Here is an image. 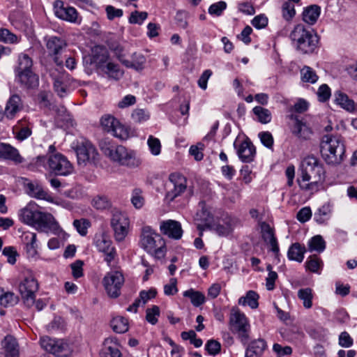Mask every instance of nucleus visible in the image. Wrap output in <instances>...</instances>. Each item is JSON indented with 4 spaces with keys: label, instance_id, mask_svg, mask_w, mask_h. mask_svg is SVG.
<instances>
[{
    "label": "nucleus",
    "instance_id": "9b49d317",
    "mask_svg": "<svg viewBox=\"0 0 357 357\" xmlns=\"http://www.w3.org/2000/svg\"><path fill=\"white\" fill-rule=\"evenodd\" d=\"M47 165L48 169L56 175L68 176L73 172L72 163L60 153L51 155L48 158Z\"/></svg>",
    "mask_w": 357,
    "mask_h": 357
},
{
    "label": "nucleus",
    "instance_id": "393cba45",
    "mask_svg": "<svg viewBox=\"0 0 357 357\" xmlns=\"http://www.w3.org/2000/svg\"><path fill=\"white\" fill-rule=\"evenodd\" d=\"M260 226L262 238L265 242L270 245L271 250L275 255V256H278L280 249L277 238L274 235V231L273 228H271L268 224L264 222H261Z\"/></svg>",
    "mask_w": 357,
    "mask_h": 357
},
{
    "label": "nucleus",
    "instance_id": "a878e982",
    "mask_svg": "<svg viewBox=\"0 0 357 357\" xmlns=\"http://www.w3.org/2000/svg\"><path fill=\"white\" fill-rule=\"evenodd\" d=\"M17 81L27 89L36 88L39 84V77L33 70L16 73Z\"/></svg>",
    "mask_w": 357,
    "mask_h": 357
},
{
    "label": "nucleus",
    "instance_id": "aec40b11",
    "mask_svg": "<svg viewBox=\"0 0 357 357\" xmlns=\"http://www.w3.org/2000/svg\"><path fill=\"white\" fill-rule=\"evenodd\" d=\"M55 15L60 19L75 22L77 18V13L75 8L66 6L64 7L63 2L61 0L55 1L54 3Z\"/></svg>",
    "mask_w": 357,
    "mask_h": 357
},
{
    "label": "nucleus",
    "instance_id": "58836bf2",
    "mask_svg": "<svg viewBox=\"0 0 357 357\" xmlns=\"http://www.w3.org/2000/svg\"><path fill=\"white\" fill-rule=\"evenodd\" d=\"M5 357H18V344L13 336L8 335L4 338Z\"/></svg>",
    "mask_w": 357,
    "mask_h": 357
},
{
    "label": "nucleus",
    "instance_id": "c85d7f7f",
    "mask_svg": "<svg viewBox=\"0 0 357 357\" xmlns=\"http://www.w3.org/2000/svg\"><path fill=\"white\" fill-rule=\"evenodd\" d=\"M266 347V343L263 339L255 340L248 345L245 357H261Z\"/></svg>",
    "mask_w": 357,
    "mask_h": 357
},
{
    "label": "nucleus",
    "instance_id": "f257e3e1",
    "mask_svg": "<svg viewBox=\"0 0 357 357\" xmlns=\"http://www.w3.org/2000/svg\"><path fill=\"white\" fill-rule=\"evenodd\" d=\"M18 216L21 222L30 225L38 231L57 234L59 226L54 216L38 209V206L32 202L20 209Z\"/></svg>",
    "mask_w": 357,
    "mask_h": 357
},
{
    "label": "nucleus",
    "instance_id": "f3484780",
    "mask_svg": "<svg viewBox=\"0 0 357 357\" xmlns=\"http://www.w3.org/2000/svg\"><path fill=\"white\" fill-rule=\"evenodd\" d=\"M27 193L33 197L39 199H44L50 203H54L56 205H61L63 207H70V204L60 199H54L47 191H45L41 185L38 183H28L26 185Z\"/></svg>",
    "mask_w": 357,
    "mask_h": 357
},
{
    "label": "nucleus",
    "instance_id": "2f4dec72",
    "mask_svg": "<svg viewBox=\"0 0 357 357\" xmlns=\"http://www.w3.org/2000/svg\"><path fill=\"white\" fill-rule=\"evenodd\" d=\"M54 88L56 93L61 98L65 97L68 91V81L70 80L69 76L66 74H61L54 79Z\"/></svg>",
    "mask_w": 357,
    "mask_h": 357
},
{
    "label": "nucleus",
    "instance_id": "b1692460",
    "mask_svg": "<svg viewBox=\"0 0 357 357\" xmlns=\"http://www.w3.org/2000/svg\"><path fill=\"white\" fill-rule=\"evenodd\" d=\"M91 63H94L97 69L100 70L109 63V52L107 50L101 45H96L92 49Z\"/></svg>",
    "mask_w": 357,
    "mask_h": 357
},
{
    "label": "nucleus",
    "instance_id": "a18cd8bd",
    "mask_svg": "<svg viewBox=\"0 0 357 357\" xmlns=\"http://www.w3.org/2000/svg\"><path fill=\"white\" fill-rule=\"evenodd\" d=\"M300 74L301 81L303 82L314 84L319 79L315 70L307 66H303L301 69Z\"/></svg>",
    "mask_w": 357,
    "mask_h": 357
},
{
    "label": "nucleus",
    "instance_id": "cd10ccee",
    "mask_svg": "<svg viewBox=\"0 0 357 357\" xmlns=\"http://www.w3.org/2000/svg\"><path fill=\"white\" fill-rule=\"evenodd\" d=\"M291 119L295 121L291 128L292 134L301 139H309L312 133L311 129L297 117L291 115Z\"/></svg>",
    "mask_w": 357,
    "mask_h": 357
},
{
    "label": "nucleus",
    "instance_id": "f704fd0d",
    "mask_svg": "<svg viewBox=\"0 0 357 357\" xmlns=\"http://www.w3.org/2000/svg\"><path fill=\"white\" fill-rule=\"evenodd\" d=\"M321 13V8L319 6L311 5L304 9L303 12V21L310 24H314Z\"/></svg>",
    "mask_w": 357,
    "mask_h": 357
},
{
    "label": "nucleus",
    "instance_id": "09e8293b",
    "mask_svg": "<svg viewBox=\"0 0 357 357\" xmlns=\"http://www.w3.org/2000/svg\"><path fill=\"white\" fill-rule=\"evenodd\" d=\"M252 112L260 123L266 124L271 122L272 119L271 113L268 109L256 106L253 108Z\"/></svg>",
    "mask_w": 357,
    "mask_h": 357
},
{
    "label": "nucleus",
    "instance_id": "dca6fc26",
    "mask_svg": "<svg viewBox=\"0 0 357 357\" xmlns=\"http://www.w3.org/2000/svg\"><path fill=\"white\" fill-rule=\"evenodd\" d=\"M94 245L99 252L105 254V260L109 265L115 257L116 250L112 246V242L109 236L104 232L96 234L94 238Z\"/></svg>",
    "mask_w": 357,
    "mask_h": 357
},
{
    "label": "nucleus",
    "instance_id": "774afa93",
    "mask_svg": "<svg viewBox=\"0 0 357 357\" xmlns=\"http://www.w3.org/2000/svg\"><path fill=\"white\" fill-rule=\"evenodd\" d=\"M156 290L154 289H151L148 291H142L137 300L139 301L140 305H145L148 301L154 298L156 296Z\"/></svg>",
    "mask_w": 357,
    "mask_h": 357
},
{
    "label": "nucleus",
    "instance_id": "8fccbe9b",
    "mask_svg": "<svg viewBox=\"0 0 357 357\" xmlns=\"http://www.w3.org/2000/svg\"><path fill=\"white\" fill-rule=\"evenodd\" d=\"M323 262L321 259L317 255L309 257L305 261V268L310 272L318 273L321 269Z\"/></svg>",
    "mask_w": 357,
    "mask_h": 357
},
{
    "label": "nucleus",
    "instance_id": "a19ab883",
    "mask_svg": "<svg viewBox=\"0 0 357 357\" xmlns=\"http://www.w3.org/2000/svg\"><path fill=\"white\" fill-rule=\"evenodd\" d=\"M36 240V233L26 231L23 234V241L26 245V250L31 255H34L37 252L38 245Z\"/></svg>",
    "mask_w": 357,
    "mask_h": 357
},
{
    "label": "nucleus",
    "instance_id": "e2e57ef3",
    "mask_svg": "<svg viewBox=\"0 0 357 357\" xmlns=\"http://www.w3.org/2000/svg\"><path fill=\"white\" fill-rule=\"evenodd\" d=\"M147 17L148 14L146 12L134 11L130 14L129 22L131 24H142Z\"/></svg>",
    "mask_w": 357,
    "mask_h": 357
},
{
    "label": "nucleus",
    "instance_id": "13d9d810",
    "mask_svg": "<svg viewBox=\"0 0 357 357\" xmlns=\"http://www.w3.org/2000/svg\"><path fill=\"white\" fill-rule=\"evenodd\" d=\"M147 144L151 153L153 155H158L160 153L161 144L158 138L150 135L148 138Z\"/></svg>",
    "mask_w": 357,
    "mask_h": 357
},
{
    "label": "nucleus",
    "instance_id": "69168bd1",
    "mask_svg": "<svg viewBox=\"0 0 357 357\" xmlns=\"http://www.w3.org/2000/svg\"><path fill=\"white\" fill-rule=\"evenodd\" d=\"M177 280L172 278L168 284L164 285V294L166 296H173L178 292Z\"/></svg>",
    "mask_w": 357,
    "mask_h": 357
},
{
    "label": "nucleus",
    "instance_id": "6e6552de",
    "mask_svg": "<svg viewBox=\"0 0 357 357\" xmlns=\"http://www.w3.org/2000/svg\"><path fill=\"white\" fill-rule=\"evenodd\" d=\"M41 347L57 357H70L74 351L73 344L65 339H55L48 336L40 338Z\"/></svg>",
    "mask_w": 357,
    "mask_h": 357
},
{
    "label": "nucleus",
    "instance_id": "603ef678",
    "mask_svg": "<svg viewBox=\"0 0 357 357\" xmlns=\"http://www.w3.org/2000/svg\"><path fill=\"white\" fill-rule=\"evenodd\" d=\"M47 160L44 155H38L31 159L27 165L29 169L31 171L38 170L41 167L47 169Z\"/></svg>",
    "mask_w": 357,
    "mask_h": 357
},
{
    "label": "nucleus",
    "instance_id": "c03bdc74",
    "mask_svg": "<svg viewBox=\"0 0 357 357\" xmlns=\"http://www.w3.org/2000/svg\"><path fill=\"white\" fill-rule=\"evenodd\" d=\"M307 245L309 251L320 253L325 250L326 242L321 235H316L310 239Z\"/></svg>",
    "mask_w": 357,
    "mask_h": 357
},
{
    "label": "nucleus",
    "instance_id": "423d86ee",
    "mask_svg": "<svg viewBox=\"0 0 357 357\" xmlns=\"http://www.w3.org/2000/svg\"><path fill=\"white\" fill-rule=\"evenodd\" d=\"M229 329L233 334L237 335L242 343L248 342L250 332V321L245 313L237 307H233L230 310Z\"/></svg>",
    "mask_w": 357,
    "mask_h": 357
},
{
    "label": "nucleus",
    "instance_id": "4c0bfd02",
    "mask_svg": "<svg viewBox=\"0 0 357 357\" xmlns=\"http://www.w3.org/2000/svg\"><path fill=\"white\" fill-rule=\"evenodd\" d=\"M306 250L298 243H293L287 252V257L291 261L302 262L304 259V254Z\"/></svg>",
    "mask_w": 357,
    "mask_h": 357
},
{
    "label": "nucleus",
    "instance_id": "4be33fe9",
    "mask_svg": "<svg viewBox=\"0 0 357 357\" xmlns=\"http://www.w3.org/2000/svg\"><path fill=\"white\" fill-rule=\"evenodd\" d=\"M121 344L116 337H108L105 340L100 351L101 357H122Z\"/></svg>",
    "mask_w": 357,
    "mask_h": 357
},
{
    "label": "nucleus",
    "instance_id": "7ed1b4c3",
    "mask_svg": "<svg viewBox=\"0 0 357 357\" xmlns=\"http://www.w3.org/2000/svg\"><path fill=\"white\" fill-rule=\"evenodd\" d=\"M100 146L104 155L119 165L134 167L140 164L135 152L123 146L116 145L106 140L102 142Z\"/></svg>",
    "mask_w": 357,
    "mask_h": 357
},
{
    "label": "nucleus",
    "instance_id": "5fc2aeb1",
    "mask_svg": "<svg viewBox=\"0 0 357 357\" xmlns=\"http://www.w3.org/2000/svg\"><path fill=\"white\" fill-rule=\"evenodd\" d=\"M73 226L81 236H84L87 234V230L90 227L91 223L88 220L82 218L75 220Z\"/></svg>",
    "mask_w": 357,
    "mask_h": 357
},
{
    "label": "nucleus",
    "instance_id": "7c9ffc66",
    "mask_svg": "<svg viewBox=\"0 0 357 357\" xmlns=\"http://www.w3.org/2000/svg\"><path fill=\"white\" fill-rule=\"evenodd\" d=\"M22 108V104L20 97L15 94L13 95L6 103L4 116L9 119H12Z\"/></svg>",
    "mask_w": 357,
    "mask_h": 357
},
{
    "label": "nucleus",
    "instance_id": "bf43d9fd",
    "mask_svg": "<svg viewBox=\"0 0 357 357\" xmlns=\"http://www.w3.org/2000/svg\"><path fill=\"white\" fill-rule=\"evenodd\" d=\"M131 202L136 208H141L144 204V198L142 195V190L135 189L132 193Z\"/></svg>",
    "mask_w": 357,
    "mask_h": 357
},
{
    "label": "nucleus",
    "instance_id": "49530a36",
    "mask_svg": "<svg viewBox=\"0 0 357 357\" xmlns=\"http://www.w3.org/2000/svg\"><path fill=\"white\" fill-rule=\"evenodd\" d=\"M298 297L303 301V307L310 309L312 307L313 294L312 289L303 288L298 291Z\"/></svg>",
    "mask_w": 357,
    "mask_h": 357
},
{
    "label": "nucleus",
    "instance_id": "3c124183",
    "mask_svg": "<svg viewBox=\"0 0 357 357\" xmlns=\"http://www.w3.org/2000/svg\"><path fill=\"white\" fill-rule=\"evenodd\" d=\"M20 123L19 121L18 124L13 127V131L17 139L23 141L31 135V130L28 126H20Z\"/></svg>",
    "mask_w": 357,
    "mask_h": 357
},
{
    "label": "nucleus",
    "instance_id": "052dcab7",
    "mask_svg": "<svg viewBox=\"0 0 357 357\" xmlns=\"http://www.w3.org/2000/svg\"><path fill=\"white\" fill-rule=\"evenodd\" d=\"M205 349L210 355L215 356L220 353L221 344L217 340H210L206 342Z\"/></svg>",
    "mask_w": 357,
    "mask_h": 357
},
{
    "label": "nucleus",
    "instance_id": "0e129e2a",
    "mask_svg": "<svg viewBox=\"0 0 357 357\" xmlns=\"http://www.w3.org/2000/svg\"><path fill=\"white\" fill-rule=\"evenodd\" d=\"M83 265L84 262L82 260H76L70 264L72 275L75 279H78L83 276Z\"/></svg>",
    "mask_w": 357,
    "mask_h": 357
},
{
    "label": "nucleus",
    "instance_id": "9d476101",
    "mask_svg": "<svg viewBox=\"0 0 357 357\" xmlns=\"http://www.w3.org/2000/svg\"><path fill=\"white\" fill-rule=\"evenodd\" d=\"M187 189L186 178L178 173H172L169 176V183L165 200L170 204L181 197Z\"/></svg>",
    "mask_w": 357,
    "mask_h": 357
},
{
    "label": "nucleus",
    "instance_id": "864d4df0",
    "mask_svg": "<svg viewBox=\"0 0 357 357\" xmlns=\"http://www.w3.org/2000/svg\"><path fill=\"white\" fill-rule=\"evenodd\" d=\"M18 296L11 291L1 294V306L5 307H13L18 303Z\"/></svg>",
    "mask_w": 357,
    "mask_h": 357
},
{
    "label": "nucleus",
    "instance_id": "e433bc0d",
    "mask_svg": "<svg viewBox=\"0 0 357 357\" xmlns=\"http://www.w3.org/2000/svg\"><path fill=\"white\" fill-rule=\"evenodd\" d=\"M259 295L255 291H248L245 296H241L238 301V304L241 306H249L251 309H257L259 306Z\"/></svg>",
    "mask_w": 357,
    "mask_h": 357
},
{
    "label": "nucleus",
    "instance_id": "f03ea898",
    "mask_svg": "<svg viewBox=\"0 0 357 357\" xmlns=\"http://www.w3.org/2000/svg\"><path fill=\"white\" fill-rule=\"evenodd\" d=\"M325 171L321 164L314 156H307L302 162L299 187L305 191L317 192L325 181Z\"/></svg>",
    "mask_w": 357,
    "mask_h": 357
},
{
    "label": "nucleus",
    "instance_id": "680f3d73",
    "mask_svg": "<svg viewBox=\"0 0 357 357\" xmlns=\"http://www.w3.org/2000/svg\"><path fill=\"white\" fill-rule=\"evenodd\" d=\"M317 94L318 99L319 101L326 102L331 97V89L326 84H321L319 87Z\"/></svg>",
    "mask_w": 357,
    "mask_h": 357
},
{
    "label": "nucleus",
    "instance_id": "c756f323",
    "mask_svg": "<svg viewBox=\"0 0 357 357\" xmlns=\"http://www.w3.org/2000/svg\"><path fill=\"white\" fill-rule=\"evenodd\" d=\"M146 63V59L142 54L134 52L132 54L130 59H126L123 61V65L128 68H132L139 72L145 68Z\"/></svg>",
    "mask_w": 357,
    "mask_h": 357
},
{
    "label": "nucleus",
    "instance_id": "de8ad7c7",
    "mask_svg": "<svg viewBox=\"0 0 357 357\" xmlns=\"http://www.w3.org/2000/svg\"><path fill=\"white\" fill-rule=\"evenodd\" d=\"M113 331L117 333H123L128 330V321L123 317H116L111 321Z\"/></svg>",
    "mask_w": 357,
    "mask_h": 357
},
{
    "label": "nucleus",
    "instance_id": "0eeeda50",
    "mask_svg": "<svg viewBox=\"0 0 357 357\" xmlns=\"http://www.w3.org/2000/svg\"><path fill=\"white\" fill-rule=\"evenodd\" d=\"M290 38L296 43L297 49L304 54L313 52L318 43L317 36L306 29L302 24H298L294 27Z\"/></svg>",
    "mask_w": 357,
    "mask_h": 357
},
{
    "label": "nucleus",
    "instance_id": "1a4fd4ad",
    "mask_svg": "<svg viewBox=\"0 0 357 357\" xmlns=\"http://www.w3.org/2000/svg\"><path fill=\"white\" fill-rule=\"evenodd\" d=\"M110 225L116 241H123L129 232L130 220L127 215L120 211L113 210Z\"/></svg>",
    "mask_w": 357,
    "mask_h": 357
},
{
    "label": "nucleus",
    "instance_id": "4468645a",
    "mask_svg": "<svg viewBox=\"0 0 357 357\" xmlns=\"http://www.w3.org/2000/svg\"><path fill=\"white\" fill-rule=\"evenodd\" d=\"M124 282L123 274L119 271H110L103 278L104 287L111 298H117L121 294V288Z\"/></svg>",
    "mask_w": 357,
    "mask_h": 357
},
{
    "label": "nucleus",
    "instance_id": "4d7b16f0",
    "mask_svg": "<svg viewBox=\"0 0 357 357\" xmlns=\"http://www.w3.org/2000/svg\"><path fill=\"white\" fill-rule=\"evenodd\" d=\"M159 316L160 308L157 305H153L152 307L148 308L146 310V319L152 325H155L158 322Z\"/></svg>",
    "mask_w": 357,
    "mask_h": 357
},
{
    "label": "nucleus",
    "instance_id": "412c9836",
    "mask_svg": "<svg viewBox=\"0 0 357 357\" xmlns=\"http://www.w3.org/2000/svg\"><path fill=\"white\" fill-rule=\"evenodd\" d=\"M46 47L50 55L54 56V62L60 66L62 64V61L59 59L57 55L66 47V42L56 36H51L45 39Z\"/></svg>",
    "mask_w": 357,
    "mask_h": 357
},
{
    "label": "nucleus",
    "instance_id": "37998d69",
    "mask_svg": "<svg viewBox=\"0 0 357 357\" xmlns=\"http://www.w3.org/2000/svg\"><path fill=\"white\" fill-rule=\"evenodd\" d=\"M26 70H33V61L28 54L22 53L18 56L15 73Z\"/></svg>",
    "mask_w": 357,
    "mask_h": 357
},
{
    "label": "nucleus",
    "instance_id": "2eb2a0df",
    "mask_svg": "<svg viewBox=\"0 0 357 357\" xmlns=\"http://www.w3.org/2000/svg\"><path fill=\"white\" fill-rule=\"evenodd\" d=\"M38 289L37 280L32 276H29L20 284L19 291L24 303L29 307L33 305L36 292Z\"/></svg>",
    "mask_w": 357,
    "mask_h": 357
},
{
    "label": "nucleus",
    "instance_id": "5701e85b",
    "mask_svg": "<svg viewBox=\"0 0 357 357\" xmlns=\"http://www.w3.org/2000/svg\"><path fill=\"white\" fill-rule=\"evenodd\" d=\"M235 226V220L229 216L219 220L210 227L220 236H227L230 234Z\"/></svg>",
    "mask_w": 357,
    "mask_h": 357
},
{
    "label": "nucleus",
    "instance_id": "ea45409f",
    "mask_svg": "<svg viewBox=\"0 0 357 357\" xmlns=\"http://www.w3.org/2000/svg\"><path fill=\"white\" fill-rule=\"evenodd\" d=\"M100 71L107 75L110 79H119L123 75V71L116 63L109 62Z\"/></svg>",
    "mask_w": 357,
    "mask_h": 357
},
{
    "label": "nucleus",
    "instance_id": "c9c22d12",
    "mask_svg": "<svg viewBox=\"0 0 357 357\" xmlns=\"http://www.w3.org/2000/svg\"><path fill=\"white\" fill-rule=\"evenodd\" d=\"M54 111L56 112V120L60 123L61 126H73L74 123L72 116L68 112L65 107L57 106Z\"/></svg>",
    "mask_w": 357,
    "mask_h": 357
},
{
    "label": "nucleus",
    "instance_id": "79ce46f5",
    "mask_svg": "<svg viewBox=\"0 0 357 357\" xmlns=\"http://www.w3.org/2000/svg\"><path fill=\"white\" fill-rule=\"evenodd\" d=\"M183 296L189 298L192 304L195 307H199L205 303L206 298L204 294L193 289H190L183 292Z\"/></svg>",
    "mask_w": 357,
    "mask_h": 357
},
{
    "label": "nucleus",
    "instance_id": "bb28decb",
    "mask_svg": "<svg viewBox=\"0 0 357 357\" xmlns=\"http://www.w3.org/2000/svg\"><path fill=\"white\" fill-rule=\"evenodd\" d=\"M1 158L9 160L15 165L21 164L24 158L18 150L8 144L1 143Z\"/></svg>",
    "mask_w": 357,
    "mask_h": 357
},
{
    "label": "nucleus",
    "instance_id": "6ab92c4d",
    "mask_svg": "<svg viewBox=\"0 0 357 357\" xmlns=\"http://www.w3.org/2000/svg\"><path fill=\"white\" fill-rule=\"evenodd\" d=\"M234 145L236 149L239 159L243 162H251L253 161L256 155V149L250 141L244 140L238 146L236 143Z\"/></svg>",
    "mask_w": 357,
    "mask_h": 357
},
{
    "label": "nucleus",
    "instance_id": "f8f14e48",
    "mask_svg": "<svg viewBox=\"0 0 357 357\" xmlns=\"http://www.w3.org/2000/svg\"><path fill=\"white\" fill-rule=\"evenodd\" d=\"M100 125L104 130L111 132L114 137L126 139L129 137L128 129L118 119L110 114H105L100 119Z\"/></svg>",
    "mask_w": 357,
    "mask_h": 357
},
{
    "label": "nucleus",
    "instance_id": "72a5a7b5",
    "mask_svg": "<svg viewBox=\"0 0 357 357\" xmlns=\"http://www.w3.org/2000/svg\"><path fill=\"white\" fill-rule=\"evenodd\" d=\"M334 98L335 102L342 109L350 112L355 110V103L354 100L350 99L346 93L340 91H337L334 93Z\"/></svg>",
    "mask_w": 357,
    "mask_h": 357
},
{
    "label": "nucleus",
    "instance_id": "6e6d98bb",
    "mask_svg": "<svg viewBox=\"0 0 357 357\" xmlns=\"http://www.w3.org/2000/svg\"><path fill=\"white\" fill-rule=\"evenodd\" d=\"M188 13L185 10H180L176 12L174 20L178 27L185 29L188 26Z\"/></svg>",
    "mask_w": 357,
    "mask_h": 357
},
{
    "label": "nucleus",
    "instance_id": "338daca9",
    "mask_svg": "<svg viewBox=\"0 0 357 357\" xmlns=\"http://www.w3.org/2000/svg\"><path fill=\"white\" fill-rule=\"evenodd\" d=\"M296 14L294 6L290 2H285L282 5V16L286 20H291Z\"/></svg>",
    "mask_w": 357,
    "mask_h": 357
},
{
    "label": "nucleus",
    "instance_id": "ddd939ff",
    "mask_svg": "<svg viewBox=\"0 0 357 357\" xmlns=\"http://www.w3.org/2000/svg\"><path fill=\"white\" fill-rule=\"evenodd\" d=\"M79 165L95 164L98 160V153L95 146L88 140H83L76 148Z\"/></svg>",
    "mask_w": 357,
    "mask_h": 357
},
{
    "label": "nucleus",
    "instance_id": "39448f33",
    "mask_svg": "<svg viewBox=\"0 0 357 357\" xmlns=\"http://www.w3.org/2000/svg\"><path fill=\"white\" fill-rule=\"evenodd\" d=\"M139 245L146 252L157 259H162L166 253L165 241L160 234L155 232L151 227L142 228Z\"/></svg>",
    "mask_w": 357,
    "mask_h": 357
},
{
    "label": "nucleus",
    "instance_id": "20e7f679",
    "mask_svg": "<svg viewBox=\"0 0 357 357\" xmlns=\"http://www.w3.org/2000/svg\"><path fill=\"white\" fill-rule=\"evenodd\" d=\"M321 153L328 165L340 164L344 158L345 147L340 136L326 135L321 142Z\"/></svg>",
    "mask_w": 357,
    "mask_h": 357
},
{
    "label": "nucleus",
    "instance_id": "a211bd4d",
    "mask_svg": "<svg viewBox=\"0 0 357 357\" xmlns=\"http://www.w3.org/2000/svg\"><path fill=\"white\" fill-rule=\"evenodd\" d=\"M160 229L164 235L175 240L180 239L183 235L181 223L173 220L162 221L160 225Z\"/></svg>",
    "mask_w": 357,
    "mask_h": 357
},
{
    "label": "nucleus",
    "instance_id": "473e14b6",
    "mask_svg": "<svg viewBox=\"0 0 357 357\" xmlns=\"http://www.w3.org/2000/svg\"><path fill=\"white\" fill-rule=\"evenodd\" d=\"M333 205L326 202L317 209L314 215V220L319 225L326 223L331 218Z\"/></svg>",
    "mask_w": 357,
    "mask_h": 357
}]
</instances>
